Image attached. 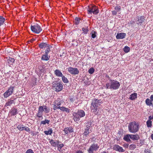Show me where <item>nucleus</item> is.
I'll list each match as a JSON object with an SVG mask.
<instances>
[{
	"label": "nucleus",
	"instance_id": "f257e3e1",
	"mask_svg": "<svg viewBox=\"0 0 153 153\" xmlns=\"http://www.w3.org/2000/svg\"><path fill=\"white\" fill-rule=\"evenodd\" d=\"M120 85V84L118 81L110 79L106 84L105 88L106 89L116 90L119 88Z\"/></svg>",
	"mask_w": 153,
	"mask_h": 153
},
{
	"label": "nucleus",
	"instance_id": "f03ea898",
	"mask_svg": "<svg viewBox=\"0 0 153 153\" xmlns=\"http://www.w3.org/2000/svg\"><path fill=\"white\" fill-rule=\"evenodd\" d=\"M102 103L101 100H98L96 99L93 100L91 103V111L95 114L98 113L97 111V108Z\"/></svg>",
	"mask_w": 153,
	"mask_h": 153
},
{
	"label": "nucleus",
	"instance_id": "7ed1b4c3",
	"mask_svg": "<svg viewBox=\"0 0 153 153\" xmlns=\"http://www.w3.org/2000/svg\"><path fill=\"white\" fill-rule=\"evenodd\" d=\"M73 119L75 122L79 121L80 118L85 115V112L82 110H79L76 112L73 113Z\"/></svg>",
	"mask_w": 153,
	"mask_h": 153
},
{
	"label": "nucleus",
	"instance_id": "20e7f679",
	"mask_svg": "<svg viewBox=\"0 0 153 153\" xmlns=\"http://www.w3.org/2000/svg\"><path fill=\"white\" fill-rule=\"evenodd\" d=\"M128 130L131 133L136 132L139 130V125L136 122L131 123L128 126Z\"/></svg>",
	"mask_w": 153,
	"mask_h": 153
},
{
	"label": "nucleus",
	"instance_id": "39448f33",
	"mask_svg": "<svg viewBox=\"0 0 153 153\" xmlns=\"http://www.w3.org/2000/svg\"><path fill=\"white\" fill-rule=\"evenodd\" d=\"M92 127L91 126V122H88L86 124V126L84 129L83 134L85 136L88 135L92 131Z\"/></svg>",
	"mask_w": 153,
	"mask_h": 153
},
{
	"label": "nucleus",
	"instance_id": "423d86ee",
	"mask_svg": "<svg viewBox=\"0 0 153 153\" xmlns=\"http://www.w3.org/2000/svg\"><path fill=\"white\" fill-rule=\"evenodd\" d=\"M53 86L55 88V91L57 92L61 91L63 88V85L60 82L55 81L52 83Z\"/></svg>",
	"mask_w": 153,
	"mask_h": 153
},
{
	"label": "nucleus",
	"instance_id": "0eeeda50",
	"mask_svg": "<svg viewBox=\"0 0 153 153\" xmlns=\"http://www.w3.org/2000/svg\"><path fill=\"white\" fill-rule=\"evenodd\" d=\"M88 13L91 14L93 13L94 14L96 15L99 12L97 8L95 6H90L87 9Z\"/></svg>",
	"mask_w": 153,
	"mask_h": 153
},
{
	"label": "nucleus",
	"instance_id": "6e6552de",
	"mask_svg": "<svg viewBox=\"0 0 153 153\" xmlns=\"http://www.w3.org/2000/svg\"><path fill=\"white\" fill-rule=\"evenodd\" d=\"M15 87L10 86L4 94L3 96L4 98H7L13 93Z\"/></svg>",
	"mask_w": 153,
	"mask_h": 153
},
{
	"label": "nucleus",
	"instance_id": "1a4fd4ad",
	"mask_svg": "<svg viewBox=\"0 0 153 153\" xmlns=\"http://www.w3.org/2000/svg\"><path fill=\"white\" fill-rule=\"evenodd\" d=\"M31 29L33 32L36 33H39L42 30V29L40 26L37 24L33 26H31Z\"/></svg>",
	"mask_w": 153,
	"mask_h": 153
},
{
	"label": "nucleus",
	"instance_id": "9d476101",
	"mask_svg": "<svg viewBox=\"0 0 153 153\" xmlns=\"http://www.w3.org/2000/svg\"><path fill=\"white\" fill-rule=\"evenodd\" d=\"M99 147V146L97 144H92L88 150V153H93L94 151H97Z\"/></svg>",
	"mask_w": 153,
	"mask_h": 153
},
{
	"label": "nucleus",
	"instance_id": "9b49d317",
	"mask_svg": "<svg viewBox=\"0 0 153 153\" xmlns=\"http://www.w3.org/2000/svg\"><path fill=\"white\" fill-rule=\"evenodd\" d=\"M67 69L69 73L72 75H76L78 74L79 73V71L77 68L70 67L67 68Z\"/></svg>",
	"mask_w": 153,
	"mask_h": 153
},
{
	"label": "nucleus",
	"instance_id": "f8f14e48",
	"mask_svg": "<svg viewBox=\"0 0 153 153\" xmlns=\"http://www.w3.org/2000/svg\"><path fill=\"white\" fill-rule=\"evenodd\" d=\"M145 103L147 105L153 107V94L151 96L150 99L147 98L146 99Z\"/></svg>",
	"mask_w": 153,
	"mask_h": 153
},
{
	"label": "nucleus",
	"instance_id": "ddd939ff",
	"mask_svg": "<svg viewBox=\"0 0 153 153\" xmlns=\"http://www.w3.org/2000/svg\"><path fill=\"white\" fill-rule=\"evenodd\" d=\"M112 149L113 150L119 152H125V150L123 149L122 147L117 145H114Z\"/></svg>",
	"mask_w": 153,
	"mask_h": 153
},
{
	"label": "nucleus",
	"instance_id": "4468645a",
	"mask_svg": "<svg viewBox=\"0 0 153 153\" xmlns=\"http://www.w3.org/2000/svg\"><path fill=\"white\" fill-rule=\"evenodd\" d=\"M65 132L64 134H66L69 133H71L74 132L73 128L71 126L65 128L63 130Z\"/></svg>",
	"mask_w": 153,
	"mask_h": 153
},
{
	"label": "nucleus",
	"instance_id": "2eb2a0df",
	"mask_svg": "<svg viewBox=\"0 0 153 153\" xmlns=\"http://www.w3.org/2000/svg\"><path fill=\"white\" fill-rule=\"evenodd\" d=\"M126 36V33H117L116 36V38L117 39H123Z\"/></svg>",
	"mask_w": 153,
	"mask_h": 153
},
{
	"label": "nucleus",
	"instance_id": "dca6fc26",
	"mask_svg": "<svg viewBox=\"0 0 153 153\" xmlns=\"http://www.w3.org/2000/svg\"><path fill=\"white\" fill-rule=\"evenodd\" d=\"M144 17L141 16L138 18V20L137 21V24L139 25H140L141 24L144 22Z\"/></svg>",
	"mask_w": 153,
	"mask_h": 153
},
{
	"label": "nucleus",
	"instance_id": "f3484780",
	"mask_svg": "<svg viewBox=\"0 0 153 153\" xmlns=\"http://www.w3.org/2000/svg\"><path fill=\"white\" fill-rule=\"evenodd\" d=\"M58 108L59 109H60L62 111L65 112L67 113H69L70 111V110L69 109L65 107L59 106L58 107Z\"/></svg>",
	"mask_w": 153,
	"mask_h": 153
},
{
	"label": "nucleus",
	"instance_id": "a211bd4d",
	"mask_svg": "<svg viewBox=\"0 0 153 153\" xmlns=\"http://www.w3.org/2000/svg\"><path fill=\"white\" fill-rule=\"evenodd\" d=\"M130 138L133 140H138L140 137L139 136L137 135H133L132 134H130Z\"/></svg>",
	"mask_w": 153,
	"mask_h": 153
},
{
	"label": "nucleus",
	"instance_id": "6ab92c4d",
	"mask_svg": "<svg viewBox=\"0 0 153 153\" xmlns=\"http://www.w3.org/2000/svg\"><path fill=\"white\" fill-rule=\"evenodd\" d=\"M54 74L55 75L58 77H62L63 74L58 69H56L54 71Z\"/></svg>",
	"mask_w": 153,
	"mask_h": 153
},
{
	"label": "nucleus",
	"instance_id": "aec40b11",
	"mask_svg": "<svg viewBox=\"0 0 153 153\" xmlns=\"http://www.w3.org/2000/svg\"><path fill=\"white\" fill-rule=\"evenodd\" d=\"M10 112L11 115H15L17 113V110L16 109L13 108L11 109Z\"/></svg>",
	"mask_w": 153,
	"mask_h": 153
},
{
	"label": "nucleus",
	"instance_id": "412c9836",
	"mask_svg": "<svg viewBox=\"0 0 153 153\" xmlns=\"http://www.w3.org/2000/svg\"><path fill=\"white\" fill-rule=\"evenodd\" d=\"M50 56L48 57V54L45 53L42 56L41 60L43 61H48L49 59Z\"/></svg>",
	"mask_w": 153,
	"mask_h": 153
},
{
	"label": "nucleus",
	"instance_id": "4be33fe9",
	"mask_svg": "<svg viewBox=\"0 0 153 153\" xmlns=\"http://www.w3.org/2000/svg\"><path fill=\"white\" fill-rule=\"evenodd\" d=\"M42 106L43 107V110H44V112L47 113H48L50 112V108L45 105H43Z\"/></svg>",
	"mask_w": 153,
	"mask_h": 153
},
{
	"label": "nucleus",
	"instance_id": "5701e85b",
	"mask_svg": "<svg viewBox=\"0 0 153 153\" xmlns=\"http://www.w3.org/2000/svg\"><path fill=\"white\" fill-rule=\"evenodd\" d=\"M15 59L13 58H9L7 60V62L8 63V65H12L13 63L14 62Z\"/></svg>",
	"mask_w": 153,
	"mask_h": 153
},
{
	"label": "nucleus",
	"instance_id": "b1692460",
	"mask_svg": "<svg viewBox=\"0 0 153 153\" xmlns=\"http://www.w3.org/2000/svg\"><path fill=\"white\" fill-rule=\"evenodd\" d=\"M48 45L46 43L42 42L39 45V47L41 48H43L48 46Z\"/></svg>",
	"mask_w": 153,
	"mask_h": 153
},
{
	"label": "nucleus",
	"instance_id": "393cba45",
	"mask_svg": "<svg viewBox=\"0 0 153 153\" xmlns=\"http://www.w3.org/2000/svg\"><path fill=\"white\" fill-rule=\"evenodd\" d=\"M51 145L54 147H56L58 145V143L54 140H51L50 141Z\"/></svg>",
	"mask_w": 153,
	"mask_h": 153
},
{
	"label": "nucleus",
	"instance_id": "a878e982",
	"mask_svg": "<svg viewBox=\"0 0 153 153\" xmlns=\"http://www.w3.org/2000/svg\"><path fill=\"white\" fill-rule=\"evenodd\" d=\"M25 126L22 125H19L17 126V128L18 129L19 131H22L25 130Z\"/></svg>",
	"mask_w": 153,
	"mask_h": 153
},
{
	"label": "nucleus",
	"instance_id": "bb28decb",
	"mask_svg": "<svg viewBox=\"0 0 153 153\" xmlns=\"http://www.w3.org/2000/svg\"><path fill=\"white\" fill-rule=\"evenodd\" d=\"M130 134H128L125 136L123 138V139L127 142H130L131 141L130 139Z\"/></svg>",
	"mask_w": 153,
	"mask_h": 153
},
{
	"label": "nucleus",
	"instance_id": "cd10ccee",
	"mask_svg": "<svg viewBox=\"0 0 153 153\" xmlns=\"http://www.w3.org/2000/svg\"><path fill=\"white\" fill-rule=\"evenodd\" d=\"M137 94L136 93L132 94L130 95V99L131 100H133L137 98Z\"/></svg>",
	"mask_w": 153,
	"mask_h": 153
},
{
	"label": "nucleus",
	"instance_id": "c85d7f7f",
	"mask_svg": "<svg viewBox=\"0 0 153 153\" xmlns=\"http://www.w3.org/2000/svg\"><path fill=\"white\" fill-rule=\"evenodd\" d=\"M61 77L62 78V80L64 83H68V80L65 76L63 75Z\"/></svg>",
	"mask_w": 153,
	"mask_h": 153
},
{
	"label": "nucleus",
	"instance_id": "c756f323",
	"mask_svg": "<svg viewBox=\"0 0 153 153\" xmlns=\"http://www.w3.org/2000/svg\"><path fill=\"white\" fill-rule=\"evenodd\" d=\"M53 131L51 128H50L48 131H45L44 132L45 134L47 135H51Z\"/></svg>",
	"mask_w": 153,
	"mask_h": 153
},
{
	"label": "nucleus",
	"instance_id": "7c9ffc66",
	"mask_svg": "<svg viewBox=\"0 0 153 153\" xmlns=\"http://www.w3.org/2000/svg\"><path fill=\"white\" fill-rule=\"evenodd\" d=\"M5 21V19L4 18L1 16H0V26L3 25Z\"/></svg>",
	"mask_w": 153,
	"mask_h": 153
},
{
	"label": "nucleus",
	"instance_id": "2f4dec72",
	"mask_svg": "<svg viewBox=\"0 0 153 153\" xmlns=\"http://www.w3.org/2000/svg\"><path fill=\"white\" fill-rule=\"evenodd\" d=\"M48 46H47L46 48V49L45 50V53L46 54H48L49 52V51H50V48H51V46L49 45H48Z\"/></svg>",
	"mask_w": 153,
	"mask_h": 153
},
{
	"label": "nucleus",
	"instance_id": "473e14b6",
	"mask_svg": "<svg viewBox=\"0 0 153 153\" xmlns=\"http://www.w3.org/2000/svg\"><path fill=\"white\" fill-rule=\"evenodd\" d=\"M13 103V100H10L9 101L7 102L5 104V106H10Z\"/></svg>",
	"mask_w": 153,
	"mask_h": 153
},
{
	"label": "nucleus",
	"instance_id": "72a5a7b5",
	"mask_svg": "<svg viewBox=\"0 0 153 153\" xmlns=\"http://www.w3.org/2000/svg\"><path fill=\"white\" fill-rule=\"evenodd\" d=\"M50 120H45L42 121L41 122V124H43L44 125H45L46 123L48 124Z\"/></svg>",
	"mask_w": 153,
	"mask_h": 153
},
{
	"label": "nucleus",
	"instance_id": "f704fd0d",
	"mask_svg": "<svg viewBox=\"0 0 153 153\" xmlns=\"http://www.w3.org/2000/svg\"><path fill=\"white\" fill-rule=\"evenodd\" d=\"M136 148V145L134 144H131L129 146V148L131 150H134Z\"/></svg>",
	"mask_w": 153,
	"mask_h": 153
},
{
	"label": "nucleus",
	"instance_id": "c9c22d12",
	"mask_svg": "<svg viewBox=\"0 0 153 153\" xmlns=\"http://www.w3.org/2000/svg\"><path fill=\"white\" fill-rule=\"evenodd\" d=\"M152 122L150 120H148L146 122V125L148 127H151L152 126Z\"/></svg>",
	"mask_w": 153,
	"mask_h": 153
},
{
	"label": "nucleus",
	"instance_id": "e433bc0d",
	"mask_svg": "<svg viewBox=\"0 0 153 153\" xmlns=\"http://www.w3.org/2000/svg\"><path fill=\"white\" fill-rule=\"evenodd\" d=\"M130 49V48L129 47L126 46L124 48L123 50L125 53H127L129 51Z\"/></svg>",
	"mask_w": 153,
	"mask_h": 153
},
{
	"label": "nucleus",
	"instance_id": "4c0bfd02",
	"mask_svg": "<svg viewBox=\"0 0 153 153\" xmlns=\"http://www.w3.org/2000/svg\"><path fill=\"white\" fill-rule=\"evenodd\" d=\"M97 33L96 32L93 31L91 33L92 38L93 39L96 36Z\"/></svg>",
	"mask_w": 153,
	"mask_h": 153
},
{
	"label": "nucleus",
	"instance_id": "58836bf2",
	"mask_svg": "<svg viewBox=\"0 0 153 153\" xmlns=\"http://www.w3.org/2000/svg\"><path fill=\"white\" fill-rule=\"evenodd\" d=\"M94 68H91L89 69L88 72L89 74H92L94 72Z\"/></svg>",
	"mask_w": 153,
	"mask_h": 153
},
{
	"label": "nucleus",
	"instance_id": "ea45409f",
	"mask_svg": "<svg viewBox=\"0 0 153 153\" xmlns=\"http://www.w3.org/2000/svg\"><path fill=\"white\" fill-rule=\"evenodd\" d=\"M38 111H39V112L43 113V112H44V110H43V107L42 106H40L39 107Z\"/></svg>",
	"mask_w": 153,
	"mask_h": 153
},
{
	"label": "nucleus",
	"instance_id": "a19ab883",
	"mask_svg": "<svg viewBox=\"0 0 153 153\" xmlns=\"http://www.w3.org/2000/svg\"><path fill=\"white\" fill-rule=\"evenodd\" d=\"M43 115V113H41L40 112H39V111H38V113L36 114V116L37 117H39V118L40 117H42V116Z\"/></svg>",
	"mask_w": 153,
	"mask_h": 153
},
{
	"label": "nucleus",
	"instance_id": "79ce46f5",
	"mask_svg": "<svg viewBox=\"0 0 153 153\" xmlns=\"http://www.w3.org/2000/svg\"><path fill=\"white\" fill-rule=\"evenodd\" d=\"M80 19L78 18H76L75 20V23L76 25H78Z\"/></svg>",
	"mask_w": 153,
	"mask_h": 153
},
{
	"label": "nucleus",
	"instance_id": "37998d69",
	"mask_svg": "<svg viewBox=\"0 0 153 153\" xmlns=\"http://www.w3.org/2000/svg\"><path fill=\"white\" fill-rule=\"evenodd\" d=\"M62 102L60 101H57V102H55L54 103L57 106L59 107L60 106H59L61 105Z\"/></svg>",
	"mask_w": 153,
	"mask_h": 153
},
{
	"label": "nucleus",
	"instance_id": "c03bdc74",
	"mask_svg": "<svg viewBox=\"0 0 153 153\" xmlns=\"http://www.w3.org/2000/svg\"><path fill=\"white\" fill-rule=\"evenodd\" d=\"M82 30L83 32L85 34H87L88 32V30L87 29H86V28H82Z\"/></svg>",
	"mask_w": 153,
	"mask_h": 153
},
{
	"label": "nucleus",
	"instance_id": "a18cd8bd",
	"mask_svg": "<svg viewBox=\"0 0 153 153\" xmlns=\"http://www.w3.org/2000/svg\"><path fill=\"white\" fill-rule=\"evenodd\" d=\"M64 146V145L63 144H61L58 145V144L57 146L58 149H61L62 147H63Z\"/></svg>",
	"mask_w": 153,
	"mask_h": 153
},
{
	"label": "nucleus",
	"instance_id": "49530a36",
	"mask_svg": "<svg viewBox=\"0 0 153 153\" xmlns=\"http://www.w3.org/2000/svg\"><path fill=\"white\" fill-rule=\"evenodd\" d=\"M26 153H34L33 150L31 149H29L27 150Z\"/></svg>",
	"mask_w": 153,
	"mask_h": 153
},
{
	"label": "nucleus",
	"instance_id": "de8ad7c7",
	"mask_svg": "<svg viewBox=\"0 0 153 153\" xmlns=\"http://www.w3.org/2000/svg\"><path fill=\"white\" fill-rule=\"evenodd\" d=\"M144 153H152L151 150L149 149H145L144 151Z\"/></svg>",
	"mask_w": 153,
	"mask_h": 153
},
{
	"label": "nucleus",
	"instance_id": "09e8293b",
	"mask_svg": "<svg viewBox=\"0 0 153 153\" xmlns=\"http://www.w3.org/2000/svg\"><path fill=\"white\" fill-rule=\"evenodd\" d=\"M115 10L117 11H118L120 10V6H117L115 8Z\"/></svg>",
	"mask_w": 153,
	"mask_h": 153
},
{
	"label": "nucleus",
	"instance_id": "8fccbe9b",
	"mask_svg": "<svg viewBox=\"0 0 153 153\" xmlns=\"http://www.w3.org/2000/svg\"><path fill=\"white\" fill-rule=\"evenodd\" d=\"M53 109L54 110H56L57 109L59 108L58 106H57L55 104V103H54V104L53 105Z\"/></svg>",
	"mask_w": 153,
	"mask_h": 153
},
{
	"label": "nucleus",
	"instance_id": "3c124183",
	"mask_svg": "<svg viewBox=\"0 0 153 153\" xmlns=\"http://www.w3.org/2000/svg\"><path fill=\"white\" fill-rule=\"evenodd\" d=\"M25 130L27 132H29L30 131V129L28 127H25Z\"/></svg>",
	"mask_w": 153,
	"mask_h": 153
},
{
	"label": "nucleus",
	"instance_id": "603ef678",
	"mask_svg": "<svg viewBox=\"0 0 153 153\" xmlns=\"http://www.w3.org/2000/svg\"><path fill=\"white\" fill-rule=\"evenodd\" d=\"M112 14L113 15H116L117 14V12L116 10H113L112 11Z\"/></svg>",
	"mask_w": 153,
	"mask_h": 153
},
{
	"label": "nucleus",
	"instance_id": "864d4df0",
	"mask_svg": "<svg viewBox=\"0 0 153 153\" xmlns=\"http://www.w3.org/2000/svg\"><path fill=\"white\" fill-rule=\"evenodd\" d=\"M123 146L125 148H128V144L127 143H125L123 145Z\"/></svg>",
	"mask_w": 153,
	"mask_h": 153
},
{
	"label": "nucleus",
	"instance_id": "5fc2aeb1",
	"mask_svg": "<svg viewBox=\"0 0 153 153\" xmlns=\"http://www.w3.org/2000/svg\"><path fill=\"white\" fill-rule=\"evenodd\" d=\"M149 120H151L153 119V116H150L149 117Z\"/></svg>",
	"mask_w": 153,
	"mask_h": 153
},
{
	"label": "nucleus",
	"instance_id": "6e6d98bb",
	"mask_svg": "<svg viewBox=\"0 0 153 153\" xmlns=\"http://www.w3.org/2000/svg\"><path fill=\"white\" fill-rule=\"evenodd\" d=\"M74 153H83L82 152L81 150H78L76 152Z\"/></svg>",
	"mask_w": 153,
	"mask_h": 153
},
{
	"label": "nucleus",
	"instance_id": "4d7b16f0",
	"mask_svg": "<svg viewBox=\"0 0 153 153\" xmlns=\"http://www.w3.org/2000/svg\"><path fill=\"white\" fill-rule=\"evenodd\" d=\"M70 101L71 102H73L74 101V100L73 98H71L69 99Z\"/></svg>",
	"mask_w": 153,
	"mask_h": 153
},
{
	"label": "nucleus",
	"instance_id": "13d9d810",
	"mask_svg": "<svg viewBox=\"0 0 153 153\" xmlns=\"http://www.w3.org/2000/svg\"><path fill=\"white\" fill-rule=\"evenodd\" d=\"M102 153H108V152L103 151Z\"/></svg>",
	"mask_w": 153,
	"mask_h": 153
}]
</instances>
